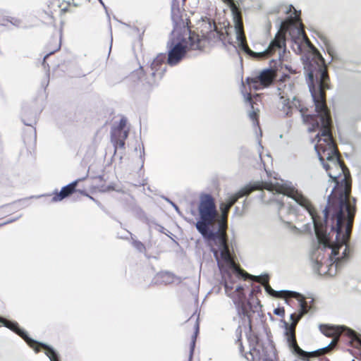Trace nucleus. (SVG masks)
I'll use <instances>...</instances> for the list:
<instances>
[{
	"label": "nucleus",
	"mask_w": 361,
	"mask_h": 361,
	"mask_svg": "<svg viewBox=\"0 0 361 361\" xmlns=\"http://www.w3.org/2000/svg\"><path fill=\"white\" fill-rule=\"evenodd\" d=\"M312 93L321 122V126L317 128L319 132L313 140L316 141L314 149L324 169L334 184L327 205L323 211L324 222L327 224L331 222V233L329 235L331 240H336L339 233L343 234V239H345L348 236L350 224H353L355 212V199L352 204L349 198L350 173L339 159L330 130L331 120L324 109L322 94H316L314 92Z\"/></svg>",
	"instance_id": "1"
},
{
	"label": "nucleus",
	"mask_w": 361,
	"mask_h": 361,
	"mask_svg": "<svg viewBox=\"0 0 361 361\" xmlns=\"http://www.w3.org/2000/svg\"><path fill=\"white\" fill-rule=\"evenodd\" d=\"M305 69L308 75L309 90L314 103V106H316V102L312 92L316 94L321 93L324 109L326 112L327 116L331 118L325 102L324 90L329 87V76L326 66L324 63V59L322 56H319L317 59L311 61L308 64L305 66ZM294 89L295 86L290 82L285 83L283 86L279 87L281 102V110L286 116H291L294 111H299L302 117L303 121L310 125L308 130L310 132L317 131V128L321 126L319 120L320 115L319 111L317 109V106H315V111L317 114H306L307 109L301 107L300 101L294 95Z\"/></svg>",
	"instance_id": "2"
},
{
	"label": "nucleus",
	"mask_w": 361,
	"mask_h": 361,
	"mask_svg": "<svg viewBox=\"0 0 361 361\" xmlns=\"http://www.w3.org/2000/svg\"><path fill=\"white\" fill-rule=\"evenodd\" d=\"M308 207H302L309 214L314 224L316 236L319 245L312 254V260L315 263L314 269L320 271L323 265L330 267L329 271H331L333 267L336 270L343 263L349 258L350 250L347 245L350 238L352 224H350L348 236L343 240V234L339 233L337 239L329 238L331 233V222L326 224L317 216L316 211L308 200ZM331 274V272H329Z\"/></svg>",
	"instance_id": "3"
},
{
	"label": "nucleus",
	"mask_w": 361,
	"mask_h": 361,
	"mask_svg": "<svg viewBox=\"0 0 361 361\" xmlns=\"http://www.w3.org/2000/svg\"><path fill=\"white\" fill-rule=\"evenodd\" d=\"M200 221L196 224L197 230L202 234L212 247V251L218 259L219 253L222 260L235 272L237 275L241 274L233 262L230 254L226 240V225L224 222H220L216 231L209 230V226L212 225L218 215L214 200L209 194H202L200 197L198 206Z\"/></svg>",
	"instance_id": "4"
},
{
	"label": "nucleus",
	"mask_w": 361,
	"mask_h": 361,
	"mask_svg": "<svg viewBox=\"0 0 361 361\" xmlns=\"http://www.w3.org/2000/svg\"><path fill=\"white\" fill-rule=\"evenodd\" d=\"M173 0L171 6V18L174 23L173 30L167 42V63L170 66L178 63L190 50L202 49L204 40L192 32L181 18L180 8Z\"/></svg>",
	"instance_id": "5"
},
{
	"label": "nucleus",
	"mask_w": 361,
	"mask_h": 361,
	"mask_svg": "<svg viewBox=\"0 0 361 361\" xmlns=\"http://www.w3.org/2000/svg\"><path fill=\"white\" fill-rule=\"evenodd\" d=\"M267 190L274 197L278 195H286L293 200L301 207H308V199L305 197L301 192L297 190L292 183L282 179L278 180L276 178L274 180L269 182L257 181L252 184L247 185L241 188L235 194L230 196L226 202L221 204L220 209L222 212V221L226 224V219L230 208L240 197L247 195L256 190Z\"/></svg>",
	"instance_id": "6"
},
{
	"label": "nucleus",
	"mask_w": 361,
	"mask_h": 361,
	"mask_svg": "<svg viewBox=\"0 0 361 361\" xmlns=\"http://www.w3.org/2000/svg\"><path fill=\"white\" fill-rule=\"evenodd\" d=\"M230 7L234 20V27L236 34V40L238 47L253 57L263 58L272 55L277 51L279 60L283 57L286 51V37L283 30H279L274 39L271 42L268 48L262 52H255L250 50L246 43L245 36L243 32V27L240 12L237 8L233 0H222Z\"/></svg>",
	"instance_id": "7"
},
{
	"label": "nucleus",
	"mask_w": 361,
	"mask_h": 361,
	"mask_svg": "<svg viewBox=\"0 0 361 361\" xmlns=\"http://www.w3.org/2000/svg\"><path fill=\"white\" fill-rule=\"evenodd\" d=\"M255 278L256 281L259 282L264 286L266 291L271 295L276 297H292L299 300L300 307V313L298 314H290V319L292 321V323L290 325H289L288 323L285 324L286 327V335L287 338V343L290 348H291L292 352L303 360L307 359L310 356V354H312L313 353H309L302 350L298 345L295 336V327L297 323L302 318V317L308 311L307 304V302L305 301L304 297L301 295L300 293L294 291L281 290L277 292L273 290L268 283L269 277L267 275L255 276Z\"/></svg>",
	"instance_id": "8"
},
{
	"label": "nucleus",
	"mask_w": 361,
	"mask_h": 361,
	"mask_svg": "<svg viewBox=\"0 0 361 361\" xmlns=\"http://www.w3.org/2000/svg\"><path fill=\"white\" fill-rule=\"evenodd\" d=\"M294 11L296 13L297 11L292 5L288 6L286 13H289ZM288 32L292 39V49L298 54H300L305 49L314 50V47L306 36L302 25L300 21L299 15L295 14L294 18L290 19V25L288 27Z\"/></svg>",
	"instance_id": "9"
},
{
	"label": "nucleus",
	"mask_w": 361,
	"mask_h": 361,
	"mask_svg": "<svg viewBox=\"0 0 361 361\" xmlns=\"http://www.w3.org/2000/svg\"><path fill=\"white\" fill-rule=\"evenodd\" d=\"M319 329L322 331V333L324 334L326 336L333 337L334 339L328 345L315 351V353H326L331 350L336 345L338 336L343 331H346L347 334L349 336V333L348 331L349 329L343 326H334L323 324L319 326Z\"/></svg>",
	"instance_id": "10"
},
{
	"label": "nucleus",
	"mask_w": 361,
	"mask_h": 361,
	"mask_svg": "<svg viewBox=\"0 0 361 361\" xmlns=\"http://www.w3.org/2000/svg\"><path fill=\"white\" fill-rule=\"evenodd\" d=\"M276 76L275 70L273 68H265L255 78L247 79L250 88L256 90L268 87L274 80Z\"/></svg>",
	"instance_id": "11"
},
{
	"label": "nucleus",
	"mask_w": 361,
	"mask_h": 361,
	"mask_svg": "<svg viewBox=\"0 0 361 361\" xmlns=\"http://www.w3.org/2000/svg\"><path fill=\"white\" fill-rule=\"evenodd\" d=\"M282 199L283 197L280 199L273 197L270 201L276 203L279 219L284 224H290L296 218V209L291 204H285Z\"/></svg>",
	"instance_id": "12"
},
{
	"label": "nucleus",
	"mask_w": 361,
	"mask_h": 361,
	"mask_svg": "<svg viewBox=\"0 0 361 361\" xmlns=\"http://www.w3.org/2000/svg\"><path fill=\"white\" fill-rule=\"evenodd\" d=\"M225 290L228 296L233 298V302L236 306L240 307L242 309V312L245 314V310L244 307V303L245 300V295L243 293V288L240 286H236L234 291L231 293L230 292L233 289V287L229 282L226 280L225 281Z\"/></svg>",
	"instance_id": "13"
},
{
	"label": "nucleus",
	"mask_w": 361,
	"mask_h": 361,
	"mask_svg": "<svg viewBox=\"0 0 361 361\" xmlns=\"http://www.w3.org/2000/svg\"><path fill=\"white\" fill-rule=\"evenodd\" d=\"M198 29L200 30L201 36L200 35H198L200 37V39L204 40V47L206 39H211L215 35V32L216 29L215 23L210 18H202V21L199 23Z\"/></svg>",
	"instance_id": "14"
},
{
	"label": "nucleus",
	"mask_w": 361,
	"mask_h": 361,
	"mask_svg": "<svg viewBox=\"0 0 361 361\" xmlns=\"http://www.w3.org/2000/svg\"><path fill=\"white\" fill-rule=\"evenodd\" d=\"M0 322L6 327L16 332L17 334L21 336L25 341H27L30 344H31L32 343H35L33 339L30 338L27 336L26 333L18 326V324L16 322L8 321L3 317H0Z\"/></svg>",
	"instance_id": "15"
},
{
	"label": "nucleus",
	"mask_w": 361,
	"mask_h": 361,
	"mask_svg": "<svg viewBox=\"0 0 361 361\" xmlns=\"http://www.w3.org/2000/svg\"><path fill=\"white\" fill-rule=\"evenodd\" d=\"M80 180L81 179L75 180L73 182L71 183L70 184L63 187L61 188L60 192L59 194H56L53 197V201H54V202L61 201L63 199H64L65 197H68L70 194H71L75 190V188L78 183Z\"/></svg>",
	"instance_id": "16"
},
{
	"label": "nucleus",
	"mask_w": 361,
	"mask_h": 361,
	"mask_svg": "<svg viewBox=\"0 0 361 361\" xmlns=\"http://www.w3.org/2000/svg\"><path fill=\"white\" fill-rule=\"evenodd\" d=\"M31 347H34L35 345L37 344L40 345L45 350V354L49 358L50 361H59L58 354L51 347L41 343H37L35 341V343H32L30 344L27 341H25Z\"/></svg>",
	"instance_id": "17"
},
{
	"label": "nucleus",
	"mask_w": 361,
	"mask_h": 361,
	"mask_svg": "<svg viewBox=\"0 0 361 361\" xmlns=\"http://www.w3.org/2000/svg\"><path fill=\"white\" fill-rule=\"evenodd\" d=\"M166 60V55L164 54H159L153 60L151 63V68L153 71H157L159 70V66H161ZM154 72L152 73L154 75Z\"/></svg>",
	"instance_id": "18"
},
{
	"label": "nucleus",
	"mask_w": 361,
	"mask_h": 361,
	"mask_svg": "<svg viewBox=\"0 0 361 361\" xmlns=\"http://www.w3.org/2000/svg\"><path fill=\"white\" fill-rule=\"evenodd\" d=\"M158 280L164 284L171 283L173 281L174 276L169 272H161L157 275Z\"/></svg>",
	"instance_id": "19"
},
{
	"label": "nucleus",
	"mask_w": 361,
	"mask_h": 361,
	"mask_svg": "<svg viewBox=\"0 0 361 361\" xmlns=\"http://www.w3.org/2000/svg\"><path fill=\"white\" fill-rule=\"evenodd\" d=\"M198 331H199V323L197 321L196 323H195V333H194V334L192 336V342H191V346H190V360H189V361H191L192 355L193 353V350H194V348H195V340H196V337H197V335L198 334Z\"/></svg>",
	"instance_id": "20"
},
{
	"label": "nucleus",
	"mask_w": 361,
	"mask_h": 361,
	"mask_svg": "<svg viewBox=\"0 0 361 361\" xmlns=\"http://www.w3.org/2000/svg\"><path fill=\"white\" fill-rule=\"evenodd\" d=\"M133 246L140 252L145 250V245L140 241H134L133 243Z\"/></svg>",
	"instance_id": "21"
},
{
	"label": "nucleus",
	"mask_w": 361,
	"mask_h": 361,
	"mask_svg": "<svg viewBox=\"0 0 361 361\" xmlns=\"http://www.w3.org/2000/svg\"><path fill=\"white\" fill-rule=\"evenodd\" d=\"M249 117L254 122V123H256L258 124L257 121V112L254 109L249 113Z\"/></svg>",
	"instance_id": "22"
},
{
	"label": "nucleus",
	"mask_w": 361,
	"mask_h": 361,
	"mask_svg": "<svg viewBox=\"0 0 361 361\" xmlns=\"http://www.w3.org/2000/svg\"><path fill=\"white\" fill-rule=\"evenodd\" d=\"M126 123H127L126 118H122L119 122V126H118L119 129L123 130L125 128Z\"/></svg>",
	"instance_id": "23"
},
{
	"label": "nucleus",
	"mask_w": 361,
	"mask_h": 361,
	"mask_svg": "<svg viewBox=\"0 0 361 361\" xmlns=\"http://www.w3.org/2000/svg\"><path fill=\"white\" fill-rule=\"evenodd\" d=\"M244 99L245 102H248L250 103L251 107L253 109V104L252 103V98L250 94H244Z\"/></svg>",
	"instance_id": "24"
},
{
	"label": "nucleus",
	"mask_w": 361,
	"mask_h": 361,
	"mask_svg": "<svg viewBox=\"0 0 361 361\" xmlns=\"http://www.w3.org/2000/svg\"><path fill=\"white\" fill-rule=\"evenodd\" d=\"M60 47V43L57 44L55 47L50 51L49 54H47L44 58V60L46 59V58L49 55V54H53L54 52H55L56 51H57Z\"/></svg>",
	"instance_id": "25"
},
{
	"label": "nucleus",
	"mask_w": 361,
	"mask_h": 361,
	"mask_svg": "<svg viewBox=\"0 0 361 361\" xmlns=\"http://www.w3.org/2000/svg\"><path fill=\"white\" fill-rule=\"evenodd\" d=\"M284 313V311L283 310H281L280 309H276L274 310V314H277V315H281V314H283Z\"/></svg>",
	"instance_id": "26"
},
{
	"label": "nucleus",
	"mask_w": 361,
	"mask_h": 361,
	"mask_svg": "<svg viewBox=\"0 0 361 361\" xmlns=\"http://www.w3.org/2000/svg\"><path fill=\"white\" fill-rule=\"evenodd\" d=\"M290 228L291 230L294 232V233H298L299 232V229L295 226H290Z\"/></svg>",
	"instance_id": "27"
},
{
	"label": "nucleus",
	"mask_w": 361,
	"mask_h": 361,
	"mask_svg": "<svg viewBox=\"0 0 361 361\" xmlns=\"http://www.w3.org/2000/svg\"><path fill=\"white\" fill-rule=\"evenodd\" d=\"M128 136V130H124L123 132V140H125Z\"/></svg>",
	"instance_id": "28"
},
{
	"label": "nucleus",
	"mask_w": 361,
	"mask_h": 361,
	"mask_svg": "<svg viewBox=\"0 0 361 361\" xmlns=\"http://www.w3.org/2000/svg\"><path fill=\"white\" fill-rule=\"evenodd\" d=\"M68 5H69V6H70V5H73V6H75V7L78 6V4H76V3H74L73 1V2L68 1Z\"/></svg>",
	"instance_id": "29"
},
{
	"label": "nucleus",
	"mask_w": 361,
	"mask_h": 361,
	"mask_svg": "<svg viewBox=\"0 0 361 361\" xmlns=\"http://www.w3.org/2000/svg\"><path fill=\"white\" fill-rule=\"evenodd\" d=\"M124 144H125V142H124V140H120V141H119V145H120L121 147H123L124 146Z\"/></svg>",
	"instance_id": "30"
},
{
	"label": "nucleus",
	"mask_w": 361,
	"mask_h": 361,
	"mask_svg": "<svg viewBox=\"0 0 361 361\" xmlns=\"http://www.w3.org/2000/svg\"><path fill=\"white\" fill-rule=\"evenodd\" d=\"M100 4L103 6V7L104 8V9L106 11V6L104 5V2L102 1V0H99Z\"/></svg>",
	"instance_id": "31"
},
{
	"label": "nucleus",
	"mask_w": 361,
	"mask_h": 361,
	"mask_svg": "<svg viewBox=\"0 0 361 361\" xmlns=\"http://www.w3.org/2000/svg\"><path fill=\"white\" fill-rule=\"evenodd\" d=\"M171 204H172V205L173 206V207L175 208V209H176L177 212H179V210H178V207L175 204H173V203H171Z\"/></svg>",
	"instance_id": "32"
},
{
	"label": "nucleus",
	"mask_w": 361,
	"mask_h": 361,
	"mask_svg": "<svg viewBox=\"0 0 361 361\" xmlns=\"http://www.w3.org/2000/svg\"><path fill=\"white\" fill-rule=\"evenodd\" d=\"M259 157L260 159L262 160V152L260 151L259 152Z\"/></svg>",
	"instance_id": "33"
},
{
	"label": "nucleus",
	"mask_w": 361,
	"mask_h": 361,
	"mask_svg": "<svg viewBox=\"0 0 361 361\" xmlns=\"http://www.w3.org/2000/svg\"><path fill=\"white\" fill-rule=\"evenodd\" d=\"M62 11L63 12H66V11H68V8H64L62 9Z\"/></svg>",
	"instance_id": "34"
},
{
	"label": "nucleus",
	"mask_w": 361,
	"mask_h": 361,
	"mask_svg": "<svg viewBox=\"0 0 361 361\" xmlns=\"http://www.w3.org/2000/svg\"><path fill=\"white\" fill-rule=\"evenodd\" d=\"M258 148H259V149L260 148H262V145H261V144H260V143H259V145H258Z\"/></svg>",
	"instance_id": "35"
},
{
	"label": "nucleus",
	"mask_w": 361,
	"mask_h": 361,
	"mask_svg": "<svg viewBox=\"0 0 361 361\" xmlns=\"http://www.w3.org/2000/svg\"><path fill=\"white\" fill-rule=\"evenodd\" d=\"M39 350V348H38L37 347V348H35V351H36V352H38Z\"/></svg>",
	"instance_id": "36"
},
{
	"label": "nucleus",
	"mask_w": 361,
	"mask_h": 361,
	"mask_svg": "<svg viewBox=\"0 0 361 361\" xmlns=\"http://www.w3.org/2000/svg\"><path fill=\"white\" fill-rule=\"evenodd\" d=\"M185 0H183V1L184 2Z\"/></svg>",
	"instance_id": "37"
},
{
	"label": "nucleus",
	"mask_w": 361,
	"mask_h": 361,
	"mask_svg": "<svg viewBox=\"0 0 361 361\" xmlns=\"http://www.w3.org/2000/svg\"><path fill=\"white\" fill-rule=\"evenodd\" d=\"M352 361H355V360H352Z\"/></svg>",
	"instance_id": "38"
}]
</instances>
